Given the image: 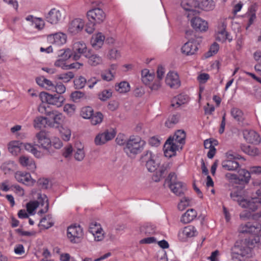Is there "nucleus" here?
<instances>
[{
  "instance_id": "obj_10",
  "label": "nucleus",
  "mask_w": 261,
  "mask_h": 261,
  "mask_svg": "<svg viewBox=\"0 0 261 261\" xmlns=\"http://www.w3.org/2000/svg\"><path fill=\"white\" fill-rule=\"evenodd\" d=\"M39 97L41 101H46L47 103L55 105L57 107L62 106L64 101V98L62 96L53 95L45 92H41Z\"/></svg>"
},
{
  "instance_id": "obj_19",
  "label": "nucleus",
  "mask_w": 261,
  "mask_h": 261,
  "mask_svg": "<svg viewBox=\"0 0 261 261\" xmlns=\"http://www.w3.org/2000/svg\"><path fill=\"white\" fill-rule=\"evenodd\" d=\"M191 24L193 28L196 31L205 32L208 29L206 21L199 17H194L191 20Z\"/></svg>"
},
{
  "instance_id": "obj_13",
  "label": "nucleus",
  "mask_w": 261,
  "mask_h": 261,
  "mask_svg": "<svg viewBox=\"0 0 261 261\" xmlns=\"http://www.w3.org/2000/svg\"><path fill=\"white\" fill-rule=\"evenodd\" d=\"M201 41V38H197L196 41L190 39L181 47V51L186 55H192L194 54L198 49L197 45Z\"/></svg>"
},
{
  "instance_id": "obj_8",
  "label": "nucleus",
  "mask_w": 261,
  "mask_h": 261,
  "mask_svg": "<svg viewBox=\"0 0 261 261\" xmlns=\"http://www.w3.org/2000/svg\"><path fill=\"white\" fill-rule=\"evenodd\" d=\"M142 162L145 163V166L149 172H154L160 164L159 159L156 155L150 151H147L142 156Z\"/></svg>"
},
{
  "instance_id": "obj_47",
  "label": "nucleus",
  "mask_w": 261,
  "mask_h": 261,
  "mask_svg": "<svg viewBox=\"0 0 261 261\" xmlns=\"http://www.w3.org/2000/svg\"><path fill=\"white\" fill-rule=\"evenodd\" d=\"M102 119L103 115L100 112H97L95 114L93 112L91 117L89 118L92 124L94 125L100 123L102 122Z\"/></svg>"
},
{
  "instance_id": "obj_7",
  "label": "nucleus",
  "mask_w": 261,
  "mask_h": 261,
  "mask_svg": "<svg viewBox=\"0 0 261 261\" xmlns=\"http://www.w3.org/2000/svg\"><path fill=\"white\" fill-rule=\"evenodd\" d=\"M72 50L74 53L70 54V49L66 48V58L68 57V59L72 58L76 61L80 58L81 55L83 54L85 56L88 50L86 43L83 41H79L74 42L72 45Z\"/></svg>"
},
{
  "instance_id": "obj_21",
  "label": "nucleus",
  "mask_w": 261,
  "mask_h": 261,
  "mask_svg": "<svg viewBox=\"0 0 261 261\" xmlns=\"http://www.w3.org/2000/svg\"><path fill=\"white\" fill-rule=\"evenodd\" d=\"M38 143L43 148L47 150L51 146V141L47 136V133L44 130H41L36 135Z\"/></svg>"
},
{
  "instance_id": "obj_58",
  "label": "nucleus",
  "mask_w": 261,
  "mask_h": 261,
  "mask_svg": "<svg viewBox=\"0 0 261 261\" xmlns=\"http://www.w3.org/2000/svg\"><path fill=\"white\" fill-rule=\"evenodd\" d=\"M111 90H104L99 94V98L102 101H106L112 96Z\"/></svg>"
},
{
  "instance_id": "obj_1",
  "label": "nucleus",
  "mask_w": 261,
  "mask_h": 261,
  "mask_svg": "<svg viewBox=\"0 0 261 261\" xmlns=\"http://www.w3.org/2000/svg\"><path fill=\"white\" fill-rule=\"evenodd\" d=\"M261 247V234L245 239L236 242L231 249L232 259L234 261H243L252 254V248L254 246Z\"/></svg>"
},
{
  "instance_id": "obj_28",
  "label": "nucleus",
  "mask_w": 261,
  "mask_h": 261,
  "mask_svg": "<svg viewBox=\"0 0 261 261\" xmlns=\"http://www.w3.org/2000/svg\"><path fill=\"white\" fill-rule=\"evenodd\" d=\"M238 174H231V179H238L245 183L248 182L250 178V173L247 170L241 169L239 170Z\"/></svg>"
},
{
  "instance_id": "obj_31",
  "label": "nucleus",
  "mask_w": 261,
  "mask_h": 261,
  "mask_svg": "<svg viewBox=\"0 0 261 261\" xmlns=\"http://www.w3.org/2000/svg\"><path fill=\"white\" fill-rule=\"evenodd\" d=\"M49 125H52V123L48 121V118L39 116L34 120L33 126L35 128L41 129Z\"/></svg>"
},
{
  "instance_id": "obj_15",
  "label": "nucleus",
  "mask_w": 261,
  "mask_h": 261,
  "mask_svg": "<svg viewBox=\"0 0 261 261\" xmlns=\"http://www.w3.org/2000/svg\"><path fill=\"white\" fill-rule=\"evenodd\" d=\"M87 15L89 21L92 20L97 23L103 22L106 18V15L103 10L98 8L89 10Z\"/></svg>"
},
{
  "instance_id": "obj_44",
  "label": "nucleus",
  "mask_w": 261,
  "mask_h": 261,
  "mask_svg": "<svg viewBox=\"0 0 261 261\" xmlns=\"http://www.w3.org/2000/svg\"><path fill=\"white\" fill-rule=\"evenodd\" d=\"M141 233L146 236L151 235L155 232L154 227L150 224H145L140 228Z\"/></svg>"
},
{
  "instance_id": "obj_17",
  "label": "nucleus",
  "mask_w": 261,
  "mask_h": 261,
  "mask_svg": "<svg viewBox=\"0 0 261 261\" xmlns=\"http://www.w3.org/2000/svg\"><path fill=\"white\" fill-rule=\"evenodd\" d=\"M15 178L17 181L27 186H32L35 182V180L32 178L29 173L23 171H17L15 173Z\"/></svg>"
},
{
  "instance_id": "obj_20",
  "label": "nucleus",
  "mask_w": 261,
  "mask_h": 261,
  "mask_svg": "<svg viewBox=\"0 0 261 261\" xmlns=\"http://www.w3.org/2000/svg\"><path fill=\"white\" fill-rule=\"evenodd\" d=\"M226 27L227 24L225 21L220 23L216 36L217 40L224 42L227 39L229 42L231 41L232 38H230L229 33L226 31Z\"/></svg>"
},
{
  "instance_id": "obj_60",
  "label": "nucleus",
  "mask_w": 261,
  "mask_h": 261,
  "mask_svg": "<svg viewBox=\"0 0 261 261\" xmlns=\"http://www.w3.org/2000/svg\"><path fill=\"white\" fill-rule=\"evenodd\" d=\"M108 56L110 59H117L120 57L121 54L118 49L113 48L109 51Z\"/></svg>"
},
{
  "instance_id": "obj_4",
  "label": "nucleus",
  "mask_w": 261,
  "mask_h": 261,
  "mask_svg": "<svg viewBox=\"0 0 261 261\" xmlns=\"http://www.w3.org/2000/svg\"><path fill=\"white\" fill-rule=\"evenodd\" d=\"M66 236L69 242L74 244L82 242L84 239V230L80 225L73 224L67 227Z\"/></svg>"
},
{
  "instance_id": "obj_26",
  "label": "nucleus",
  "mask_w": 261,
  "mask_h": 261,
  "mask_svg": "<svg viewBox=\"0 0 261 261\" xmlns=\"http://www.w3.org/2000/svg\"><path fill=\"white\" fill-rule=\"evenodd\" d=\"M170 164L166 163L162 164V165L159 168L158 171H157L155 174L152 176V179L155 181L158 182L160 180L164 177L166 175L168 170L170 168Z\"/></svg>"
},
{
  "instance_id": "obj_14",
  "label": "nucleus",
  "mask_w": 261,
  "mask_h": 261,
  "mask_svg": "<svg viewBox=\"0 0 261 261\" xmlns=\"http://www.w3.org/2000/svg\"><path fill=\"white\" fill-rule=\"evenodd\" d=\"M239 230L242 233H256L261 230V224L257 222H248L242 224Z\"/></svg>"
},
{
  "instance_id": "obj_43",
  "label": "nucleus",
  "mask_w": 261,
  "mask_h": 261,
  "mask_svg": "<svg viewBox=\"0 0 261 261\" xmlns=\"http://www.w3.org/2000/svg\"><path fill=\"white\" fill-rule=\"evenodd\" d=\"M256 6L254 5H251L247 12V14L249 16V21L247 27H246V29H247L253 22L255 19L256 18Z\"/></svg>"
},
{
  "instance_id": "obj_30",
  "label": "nucleus",
  "mask_w": 261,
  "mask_h": 261,
  "mask_svg": "<svg viewBox=\"0 0 261 261\" xmlns=\"http://www.w3.org/2000/svg\"><path fill=\"white\" fill-rule=\"evenodd\" d=\"M105 39V36L101 33L93 35L91 39L92 47L95 49H99L103 45Z\"/></svg>"
},
{
  "instance_id": "obj_37",
  "label": "nucleus",
  "mask_w": 261,
  "mask_h": 261,
  "mask_svg": "<svg viewBox=\"0 0 261 261\" xmlns=\"http://www.w3.org/2000/svg\"><path fill=\"white\" fill-rule=\"evenodd\" d=\"M24 149L32 153L36 158H41L44 155V153L38 150L36 147L30 143H24L23 144Z\"/></svg>"
},
{
  "instance_id": "obj_64",
  "label": "nucleus",
  "mask_w": 261,
  "mask_h": 261,
  "mask_svg": "<svg viewBox=\"0 0 261 261\" xmlns=\"http://www.w3.org/2000/svg\"><path fill=\"white\" fill-rule=\"evenodd\" d=\"M53 89H55L56 92L58 94H62L65 92V87L61 83H58Z\"/></svg>"
},
{
  "instance_id": "obj_61",
  "label": "nucleus",
  "mask_w": 261,
  "mask_h": 261,
  "mask_svg": "<svg viewBox=\"0 0 261 261\" xmlns=\"http://www.w3.org/2000/svg\"><path fill=\"white\" fill-rule=\"evenodd\" d=\"M114 72H112L111 70H109L106 72L101 73L102 79L107 81H111L114 77Z\"/></svg>"
},
{
  "instance_id": "obj_53",
  "label": "nucleus",
  "mask_w": 261,
  "mask_h": 261,
  "mask_svg": "<svg viewBox=\"0 0 261 261\" xmlns=\"http://www.w3.org/2000/svg\"><path fill=\"white\" fill-rule=\"evenodd\" d=\"M219 49V44L216 42H214L211 46L208 51H207L205 54V57L209 58V57L212 56L213 55L216 54L218 51Z\"/></svg>"
},
{
  "instance_id": "obj_48",
  "label": "nucleus",
  "mask_w": 261,
  "mask_h": 261,
  "mask_svg": "<svg viewBox=\"0 0 261 261\" xmlns=\"http://www.w3.org/2000/svg\"><path fill=\"white\" fill-rule=\"evenodd\" d=\"M93 109L90 107H85L82 109L81 115L84 119H89L93 113Z\"/></svg>"
},
{
  "instance_id": "obj_27",
  "label": "nucleus",
  "mask_w": 261,
  "mask_h": 261,
  "mask_svg": "<svg viewBox=\"0 0 261 261\" xmlns=\"http://www.w3.org/2000/svg\"><path fill=\"white\" fill-rule=\"evenodd\" d=\"M195 6L202 10L208 11L214 9L215 4L213 0H198L195 2Z\"/></svg>"
},
{
  "instance_id": "obj_51",
  "label": "nucleus",
  "mask_w": 261,
  "mask_h": 261,
  "mask_svg": "<svg viewBox=\"0 0 261 261\" xmlns=\"http://www.w3.org/2000/svg\"><path fill=\"white\" fill-rule=\"evenodd\" d=\"M74 159L77 161H82L85 156L84 147L81 144V147L76 149V151L74 153Z\"/></svg>"
},
{
  "instance_id": "obj_41",
  "label": "nucleus",
  "mask_w": 261,
  "mask_h": 261,
  "mask_svg": "<svg viewBox=\"0 0 261 261\" xmlns=\"http://www.w3.org/2000/svg\"><path fill=\"white\" fill-rule=\"evenodd\" d=\"M115 90L121 93H124L130 90V85L129 83L125 81H123L115 85Z\"/></svg>"
},
{
  "instance_id": "obj_46",
  "label": "nucleus",
  "mask_w": 261,
  "mask_h": 261,
  "mask_svg": "<svg viewBox=\"0 0 261 261\" xmlns=\"http://www.w3.org/2000/svg\"><path fill=\"white\" fill-rule=\"evenodd\" d=\"M38 199L40 200L41 205L45 204L44 209L41 210L39 211V213L40 214L46 213L48 209V202L46 196L45 195H42L41 194H39Z\"/></svg>"
},
{
  "instance_id": "obj_63",
  "label": "nucleus",
  "mask_w": 261,
  "mask_h": 261,
  "mask_svg": "<svg viewBox=\"0 0 261 261\" xmlns=\"http://www.w3.org/2000/svg\"><path fill=\"white\" fill-rule=\"evenodd\" d=\"M94 237V239L96 241H101L104 238V233L102 229L101 230H99L96 231V232H94L92 234Z\"/></svg>"
},
{
  "instance_id": "obj_40",
  "label": "nucleus",
  "mask_w": 261,
  "mask_h": 261,
  "mask_svg": "<svg viewBox=\"0 0 261 261\" xmlns=\"http://www.w3.org/2000/svg\"><path fill=\"white\" fill-rule=\"evenodd\" d=\"M182 233L187 238H191L196 236L197 231L194 226L189 225L184 227L182 231Z\"/></svg>"
},
{
  "instance_id": "obj_55",
  "label": "nucleus",
  "mask_w": 261,
  "mask_h": 261,
  "mask_svg": "<svg viewBox=\"0 0 261 261\" xmlns=\"http://www.w3.org/2000/svg\"><path fill=\"white\" fill-rule=\"evenodd\" d=\"M190 205V199L188 197H184L180 200L178 205V208L180 211L184 210L186 207Z\"/></svg>"
},
{
  "instance_id": "obj_49",
  "label": "nucleus",
  "mask_w": 261,
  "mask_h": 261,
  "mask_svg": "<svg viewBox=\"0 0 261 261\" xmlns=\"http://www.w3.org/2000/svg\"><path fill=\"white\" fill-rule=\"evenodd\" d=\"M87 83L86 79L82 76H80L78 78H76L74 80V84L75 89H81L84 87L85 84Z\"/></svg>"
},
{
  "instance_id": "obj_9",
  "label": "nucleus",
  "mask_w": 261,
  "mask_h": 261,
  "mask_svg": "<svg viewBox=\"0 0 261 261\" xmlns=\"http://www.w3.org/2000/svg\"><path fill=\"white\" fill-rule=\"evenodd\" d=\"M226 159L222 161V168L228 171L236 170L239 167V164L237 160L239 159V155L232 151H228L226 153Z\"/></svg>"
},
{
  "instance_id": "obj_50",
  "label": "nucleus",
  "mask_w": 261,
  "mask_h": 261,
  "mask_svg": "<svg viewBox=\"0 0 261 261\" xmlns=\"http://www.w3.org/2000/svg\"><path fill=\"white\" fill-rule=\"evenodd\" d=\"M179 119V115L178 114H175L171 116L167 121L165 122V125L168 127H172L173 126L177 123Z\"/></svg>"
},
{
  "instance_id": "obj_6",
  "label": "nucleus",
  "mask_w": 261,
  "mask_h": 261,
  "mask_svg": "<svg viewBox=\"0 0 261 261\" xmlns=\"http://www.w3.org/2000/svg\"><path fill=\"white\" fill-rule=\"evenodd\" d=\"M141 80L143 84L148 86L151 91H158L161 87L160 80L155 79L153 72H150L147 69L141 71Z\"/></svg>"
},
{
  "instance_id": "obj_35",
  "label": "nucleus",
  "mask_w": 261,
  "mask_h": 261,
  "mask_svg": "<svg viewBox=\"0 0 261 261\" xmlns=\"http://www.w3.org/2000/svg\"><path fill=\"white\" fill-rule=\"evenodd\" d=\"M188 100V97L186 95L179 94L174 97L172 101L171 106L172 107L178 108L186 103Z\"/></svg>"
},
{
  "instance_id": "obj_18",
  "label": "nucleus",
  "mask_w": 261,
  "mask_h": 261,
  "mask_svg": "<svg viewBox=\"0 0 261 261\" xmlns=\"http://www.w3.org/2000/svg\"><path fill=\"white\" fill-rule=\"evenodd\" d=\"M85 25L84 21L81 18H75L69 23L68 32L72 34H76L80 32Z\"/></svg>"
},
{
  "instance_id": "obj_5",
  "label": "nucleus",
  "mask_w": 261,
  "mask_h": 261,
  "mask_svg": "<svg viewBox=\"0 0 261 261\" xmlns=\"http://www.w3.org/2000/svg\"><path fill=\"white\" fill-rule=\"evenodd\" d=\"M165 184H168L171 191L177 196L184 194L187 190L186 186L180 181L176 180L175 173H170L165 180Z\"/></svg>"
},
{
  "instance_id": "obj_59",
  "label": "nucleus",
  "mask_w": 261,
  "mask_h": 261,
  "mask_svg": "<svg viewBox=\"0 0 261 261\" xmlns=\"http://www.w3.org/2000/svg\"><path fill=\"white\" fill-rule=\"evenodd\" d=\"M97 23L94 21L91 20L87 22L85 26V31L89 34L93 33L95 30V25Z\"/></svg>"
},
{
  "instance_id": "obj_16",
  "label": "nucleus",
  "mask_w": 261,
  "mask_h": 261,
  "mask_svg": "<svg viewBox=\"0 0 261 261\" xmlns=\"http://www.w3.org/2000/svg\"><path fill=\"white\" fill-rule=\"evenodd\" d=\"M165 82L168 86L173 89H177L180 86L179 76L176 72L173 71H170L167 73Z\"/></svg>"
},
{
  "instance_id": "obj_57",
  "label": "nucleus",
  "mask_w": 261,
  "mask_h": 261,
  "mask_svg": "<svg viewBox=\"0 0 261 261\" xmlns=\"http://www.w3.org/2000/svg\"><path fill=\"white\" fill-rule=\"evenodd\" d=\"M100 224L96 222H92L90 223L89 227V231L92 234L96 232L98 230H101Z\"/></svg>"
},
{
  "instance_id": "obj_38",
  "label": "nucleus",
  "mask_w": 261,
  "mask_h": 261,
  "mask_svg": "<svg viewBox=\"0 0 261 261\" xmlns=\"http://www.w3.org/2000/svg\"><path fill=\"white\" fill-rule=\"evenodd\" d=\"M193 2L194 1L183 0L181 2L180 5L185 11L194 13L195 12L194 9L196 6H195V4L194 5H193Z\"/></svg>"
},
{
  "instance_id": "obj_45",
  "label": "nucleus",
  "mask_w": 261,
  "mask_h": 261,
  "mask_svg": "<svg viewBox=\"0 0 261 261\" xmlns=\"http://www.w3.org/2000/svg\"><path fill=\"white\" fill-rule=\"evenodd\" d=\"M61 51L63 52L61 54L59 59H58L55 63V65L56 67H61L62 69H64L65 67V57L64 56L65 54V49H62Z\"/></svg>"
},
{
  "instance_id": "obj_54",
  "label": "nucleus",
  "mask_w": 261,
  "mask_h": 261,
  "mask_svg": "<svg viewBox=\"0 0 261 261\" xmlns=\"http://www.w3.org/2000/svg\"><path fill=\"white\" fill-rule=\"evenodd\" d=\"M40 201H30L27 204V211L30 214H33L34 211L39 206Z\"/></svg>"
},
{
  "instance_id": "obj_2",
  "label": "nucleus",
  "mask_w": 261,
  "mask_h": 261,
  "mask_svg": "<svg viewBox=\"0 0 261 261\" xmlns=\"http://www.w3.org/2000/svg\"><path fill=\"white\" fill-rule=\"evenodd\" d=\"M257 197L251 199L246 198L245 190L242 188H237L230 193V197L233 201L238 202L239 205L243 208H248L254 212L261 203V190H257L256 192Z\"/></svg>"
},
{
  "instance_id": "obj_12",
  "label": "nucleus",
  "mask_w": 261,
  "mask_h": 261,
  "mask_svg": "<svg viewBox=\"0 0 261 261\" xmlns=\"http://www.w3.org/2000/svg\"><path fill=\"white\" fill-rule=\"evenodd\" d=\"M179 149H182L180 145L172 141L171 138H168L164 146V154L166 157L171 158L175 155L176 151Z\"/></svg>"
},
{
  "instance_id": "obj_29",
  "label": "nucleus",
  "mask_w": 261,
  "mask_h": 261,
  "mask_svg": "<svg viewBox=\"0 0 261 261\" xmlns=\"http://www.w3.org/2000/svg\"><path fill=\"white\" fill-rule=\"evenodd\" d=\"M88 59V63L91 66H96L102 63L101 58L98 55L93 54L91 50H88L84 56Z\"/></svg>"
},
{
  "instance_id": "obj_42",
  "label": "nucleus",
  "mask_w": 261,
  "mask_h": 261,
  "mask_svg": "<svg viewBox=\"0 0 261 261\" xmlns=\"http://www.w3.org/2000/svg\"><path fill=\"white\" fill-rule=\"evenodd\" d=\"M49 105V103H47V101H42V103L38 107V111L40 113L45 114L48 117L49 114L52 112Z\"/></svg>"
},
{
  "instance_id": "obj_32",
  "label": "nucleus",
  "mask_w": 261,
  "mask_h": 261,
  "mask_svg": "<svg viewBox=\"0 0 261 261\" xmlns=\"http://www.w3.org/2000/svg\"><path fill=\"white\" fill-rule=\"evenodd\" d=\"M169 138H171L172 141L182 147L185 143L186 133L184 130H178L172 137Z\"/></svg>"
},
{
  "instance_id": "obj_62",
  "label": "nucleus",
  "mask_w": 261,
  "mask_h": 261,
  "mask_svg": "<svg viewBox=\"0 0 261 261\" xmlns=\"http://www.w3.org/2000/svg\"><path fill=\"white\" fill-rule=\"evenodd\" d=\"M49 180L47 178H40L37 181L38 185L42 189H46L48 188Z\"/></svg>"
},
{
  "instance_id": "obj_11",
  "label": "nucleus",
  "mask_w": 261,
  "mask_h": 261,
  "mask_svg": "<svg viewBox=\"0 0 261 261\" xmlns=\"http://www.w3.org/2000/svg\"><path fill=\"white\" fill-rule=\"evenodd\" d=\"M116 136V132L113 129H107L97 134L94 139L96 145H102L113 139Z\"/></svg>"
},
{
  "instance_id": "obj_22",
  "label": "nucleus",
  "mask_w": 261,
  "mask_h": 261,
  "mask_svg": "<svg viewBox=\"0 0 261 261\" xmlns=\"http://www.w3.org/2000/svg\"><path fill=\"white\" fill-rule=\"evenodd\" d=\"M61 13L59 10L56 8L51 9L45 15V20L51 24H57L61 20Z\"/></svg>"
},
{
  "instance_id": "obj_3",
  "label": "nucleus",
  "mask_w": 261,
  "mask_h": 261,
  "mask_svg": "<svg viewBox=\"0 0 261 261\" xmlns=\"http://www.w3.org/2000/svg\"><path fill=\"white\" fill-rule=\"evenodd\" d=\"M146 142L139 137L131 136L126 141L124 151L129 156L140 153L143 149Z\"/></svg>"
},
{
  "instance_id": "obj_34",
  "label": "nucleus",
  "mask_w": 261,
  "mask_h": 261,
  "mask_svg": "<svg viewBox=\"0 0 261 261\" xmlns=\"http://www.w3.org/2000/svg\"><path fill=\"white\" fill-rule=\"evenodd\" d=\"M230 114L232 118L238 122L242 123L244 120V115L243 111L236 107H233L231 109Z\"/></svg>"
},
{
  "instance_id": "obj_52",
  "label": "nucleus",
  "mask_w": 261,
  "mask_h": 261,
  "mask_svg": "<svg viewBox=\"0 0 261 261\" xmlns=\"http://www.w3.org/2000/svg\"><path fill=\"white\" fill-rule=\"evenodd\" d=\"M32 25L37 30L41 31L44 28L45 22L42 18L35 17Z\"/></svg>"
},
{
  "instance_id": "obj_25",
  "label": "nucleus",
  "mask_w": 261,
  "mask_h": 261,
  "mask_svg": "<svg viewBox=\"0 0 261 261\" xmlns=\"http://www.w3.org/2000/svg\"><path fill=\"white\" fill-rule=\"evenodd\" d=\"M48 120L52 123V125H49V126L59 128L63 121V115L56 111H52V112L49 114Z\"/></svg>"
},
{
  "instance_id": "obj_33",
  "label": "nucleus",
  "mask_w": 261,
  "mask_h": 261,
  "mask_svg": "<svg viewBox=\"0 0 261 261\" xmlns=\"http://www.w3.org/2000/svg\"><path fill=\"white\" fill-rule=\"evenodd\" d=\"M197 212L194 209H189L182 215L180 221L184 223L187 224L193 221L197 216Z\"/></svg>"
},
{
  "instance_id": "obj_56",
  "label": "nucleus",
  "mask_w": 261,
  "mask_h": 261,
  "mask_svg": "<svg viewBox=\"0 0 261 261\" xmlns=\"http://www.w3.org/2000/svg\"><path fill=\"white\" fill-rule=\"evenodd\" d=\"M242 150L246 153L251 156H255L258 154V150L257 148L251 147L249 146H244L242 148Z\"/></svg>"
},
{
  "instance_id": "obj_39",
  "label": "nucleus",
  "mask_w": 261,
  "mask_h": 261,
  "mask_svg": "<svg viewBox=\"0 0 261 261\" xmlns=\"http://www.w3.org/2000/svg\"><path fill=\"white\" fill-rule=\"evenodd\" d=\"M54 220L50 215H47L40 221L39 226L45 229H48L53 226Z\"/></svg>"
},
{
  "instance_id": "obj_36",
  "label": "nucleus",
  "mask_w": 261,
  "mask_h": 261,
  "mask_svg": "<svg viewBox=\"0 0 261 261\" xmlns=\"http://www.w3.org/2000/svg\"><path fill=\"white\" fill-rule=\"evenodd\" d=\"M19 161L21 166L28 167L29 169H34L36 168L34 161L32 159L28 156L22 155L20 156Z\"/></svg>"
},
{
  "instance_id": "obj_24",
  "label": "nucleus",
  "mask_w": 261,
  "mask_h": 261,
  "mask_svg": "<svg viewBox=\"0 0 261 261\" xmlns=\"http://www.w3.org/2000/svg\"><path fill=\"white\" fill-rule=\"evenodd\" d=\"M243 134L244 138L249 143L257 144L260 141L259 136L253 130L245 129Z\"/></svg>"
},
{
  "instance_id": "obj_23",
  "label": "nucleus",
  "mask_w": 261,
  "mask_h": 261,
  "mask_svg": "<svg viewBox=\"0 0 261 261\" xmlns=\"http://www.w3.org/2000/svg\"><path fill=\"white\" fill-rule=\"evenodd\" d=\"M47 39L50 43L55 44L59 46L65 43V35L61 32L48 35Z\"/></svg>"
}]
</instances>
